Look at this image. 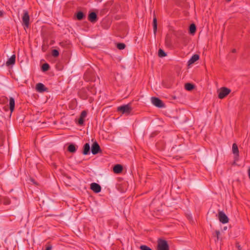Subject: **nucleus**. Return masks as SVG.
Returning a JSON list of instances; mask_svg holds the SVG:
<instances>
[{
	"instance_id": "1",
	"label": "nucleus",
	"mask_w": 250,
	"mask_h": 250,
	"mask_svg": "<svg viewBox=\"0 0 250 250\" xmlns=\"http://www.w3.org/2000/svg\"><path fill=\"white\" fill-rule=\"evenodd\" d=\"M157 250H169V245L166 240L159 238L157 240Z\"/></svg>"
},
{
	"instance_id": "2",
	"label": "nucleus",
	"mask_w": 250,
	"mask_h": 250,
	"mask_svg": "<svg viewBox=\"0 0 250 250\" xmlns=\"http://www.w3.org/2000/svg\"><path fill=\"white\" fill-rule=\"evenodd\" d=\"M132 108L129 104L123 105L117 108V111L121 112L122 114H129Z\"/></svg>"
},
{
	"instance_id": "3",
	"label": "nucleus",
	"mask_w": 250,
	"mask_h": 250,
	"mask_svg": "<svg viewBox=\"0 0 250 250\" xmlns=\"http://www.w3.org/2000/svg\"><path fill=\"white\" fill-rule=\"evenodd\" d=\"M230 92L231 90L230 89L226 87H222L219 90L218 98L220 99H222L229 95Z\"/></svg>"
},
{
	"instance_id": "4",
	"label": "nucleus",
	"mask_w": 250,
	"mask_h": 250,
	"mask_svg": "<svg viewBox=\"0 0 250 250\" xmlns=\"http://www.w3.org/2000/svg\"><path fill=\"white\" fill-rule=\"evenodd\" d=\"M23 24L27 28L29 26L30 17L28 12L27 10L23 11V15L22 17Z\"/></svg>"
},
{
	"instance_id": "5",
	"label": "nucleus",
	"mask_w": 250,
	"mask_h": 250,
	"mask_svg": "<svg viewBox=\"0 0 250 250\" xmlns=\"http://www.w3.org/2000/svg\"><path fill=\"white\" fill-rule=\"evenodd\" d=\"M151 101L152 103L156 107L163 108L165 106V104L161 100L157 97H151Z\"/></svg>"
},
{
	"instance_id": "6",
	"label": "nucleus",
	"mask_w": 250,
	"mask_h": 250,
	"mask_svg": "<svg viewBox=\"0 0 250 250\" xmlns=\"http://www.w3.org/2000/svg\"><path fill=\"white\" fill-rule=\"evenodd\" d=\"M102 150L101 149L100 146L98 143L95 141L91 146V152L93 155H96L99 152H101Z\"/></svg>"
},
{
	"instance_id": "7",
	"label": "nucleus",
	"mask_w": 250,
	"mask_h": 250,
	"mask_svg": "<svg viewBox=\"0 0 250 250\" xmlns=\"http://www.w3.org/2000/svg\"><path fill=\"white\" fill-rule=\"evenodd\" d=\"M218 218L220 222L223 224H226L229 222V219L228 216L223 211L219 212Z\"/></svg>"
},
{
	"instance_id": "8",
	"label": "nucleus",
	"mask_w": 250,
	"mask_h": 250,
	"mask_svg": "<svg viewBox=\"0 0 250 250\" xmlns=\"http://www.w3.org/2000/svg\"><path fill=\"white\" fill-rule=\"evenodd\" d=\"M232 152L234 155L235 160L237 161L239 158V149L238 146L236 143H234L232 145Z\"/></svg>"
},
{
	"instance_id": "9",
	"label": "nucleus",
	"mask_w": 250,
	"mask_h": 250,
	"mask_svg": "<svg viewBox=\"0 0 250 250\" xmlns=\"http://www.w3.org/2000/svg\"><path fill=\"white\" fill-rule=\"evenodd\" d=\"M175 35L179 39L184 40L187 38V35L185 31H177L175 32Z\"/></svg>"
},
{
	"instance_id": "10",
	"label": "nucleus",
	"mask_w": 250,
	"mask_h": 250,
	"mask_svg": "<svg viewBox=\"0 0 250 250\" xmlns=\"http://www.w3.org/2000/svg\"><path fill=\"white\" fill-rule=\"evenodd\" d=\"M90 188L95 193H99L101 191V187L100 185L96 183L91 184Z\"/></svg>"
},
{
	"instance_id": "11",
	"label": "nucleus",
	"mask_w": 250,
	"mask_h": 250,
	"mask_svg": "<svg viewBox=\"0 0 250 250\" xmlns=\"http://www.w3.org/2000/svg\"><path fill=\"white\" fill-rule=\"evenodd\" d=\"M36 88L37 91L39 92H43L48 91V88L46 87L42 83H38L36 84Z\"/></svg>"
},
{
	"instance_id": "12",
	"label": "nucleus",
	"mask_w": 250,
	"mask_h": 250,
	"mask_svg": "<svg viewBox=\"0 0 250 250\" xmlns=\"http://www.w3.org/2000/svg\"><path fill=\"white\" fill-rule=\"evenodd\" d=\"M88 19L90 22L92 23L96 22L98 20L96 13L94 12L89 13L88 17Z\"/></svg>"
},
{
	"instance_id": "13",
	"label": "nucleus",
	"mask_w": 250,
	"mask_h": 250,
	"mask_svg": "<svg viewBox=\"0 0 250 250\" xmlns=\"http://www.w3.org/2000/svg\"><path fill=\"white\" fill-rule=\"evenodd\" d=\"M123 170V166L120 164H117L114 166L113 168V172L116 174L121 173Z\"/></svg>"
},
{
	"instance_id": "14",
	"label": "nucleus",
	"mask_w": 250,
	"mask_h": 250,
	"mask_svg": "<svg viewBox=\"0 0 250 250\" xmlns=\"http://www.w3.org/2000/svg\"><path fill=\"white\" fill-rule=\"evenodd\" d=\"M199 59V55L198 54L193 55L191 58L188 61V65H190L191 64L194 63L196 61Z\"/></svg>"
},
{
	"instance_id": "15",
	"label": "nucleus",
	"mask_w": 250,
	"mask_h": 250,
	"mask_svg": "<svg viewBox=\"0 0 250 250\" xmlns=\"http://www.w3.org/2000/svg\"><path fill=\"white\" fill-rule=\"evenodd\" d=\"M90 145L88 143H86L83 147V155H87L90 153Z\"/></svg>"
},
{
	"instance_id": "16",
	"label": "nucleus",
	"mask_w": 250,
	"mask_h": 250,
	"mask_svg": "<svg viewBox=\"0 0 250 250\" xmlns=\"http://www.w3.org/2000/svg\"><path fill=\"white\" fill-rule=\"evenodd\" d=\"M15 61H16V56H15V55H13L12 56H11V57L6 62V64L7 66L13 65L14 64H15Z\"/></svg>"
},
{
	"instance_id": "17",
	"label": "nucleus",
	"mask_w": 250,
	"mask_h": 250,
	"mask_svg": "<svg viewBox=\"0 0 250 250\" xmlns=\"http://www.w3.org/2000/svg\"><path fill=\"white\" fill-rule=\"evenodd\" d=\"M15 100L13 97H10L9 99V108L11 112H12L15 108Z\"/></svg>"
},
{
	"instance_id": "18",
	"label": "nucleus",
	"mask_w": 250,
	"mask_h": 250,
	"mask_svg": "<svg viewBox=\"0 0 250 250\" xmlns=\"http://www.w3.org/2000/svg\"><path fill=\"white\" fill-rule=\"evenodd\" d=\"M153 32L154 35H155L157 31V20L155 15L153 20Z\"/></svg>"
},
{
	"instance_id": "19",
	"label": "nucleus",
	"mask_w": 250,
	"mask_h": 250,
	"mask_svg": "<svg viewBox=\"0 0 250 250\" xmlns=\"http://www.w3.org/2000/svg\"><path fill=\"white\" fill-rule=\"evenodd\" d=\"M196 30V27L194 23H192L190 25L189 27V32L190 34L193 35L195 34Z\"/></svg>"
},
{
	"instance_id": "20",
	"label": "nucleus",
	"mask_w": 250,
	"mask_h": 250,
	"mask_svg": "<svg viewBox=\"0 0 250 250\" xmlns=\"http://www.w3.org/2000/svg\"><path fill=\"white\" fill-rule=\"evenodd\" d=\"M194 85L191 83H186L185 85V88L188 91H191L194 88Z\"/></svg>"
},
{
	"instance_id": "21",
	"label": "nucleus",
	"mask_w": 250,
	"mask_h": 250,
	"mask_svg": "<svg viewBox=\"0 0 250 250\" xmlns=\"http://www.w3.org/2000/svg\"><path fill=\"white\" fill-rule=\"evenodd\" d=\"M85 15L83 14V13L82 11H79L76 14V18L77 19L79 20H82L84 18Z\"/></svg>"
},
{
	"instance_id": "22",
	"label": "nucleus",
	"mask_w": 250,
	"mask_h": 250,
	"mask_svg": "<svg viewBox=\"0 0 250 250\" xmlns=\"http://www.w3.org/2000/svg\"><path fill=\"white\" fill-rule=\"evenodd\" d=\"M67 150L69 152L74 153L76 151L75 146L73 144H71L68 146Z\"/></svg>"
},
{
	"instance_id": "23",
	"label": "nucleus",
	"mask_w": 250,
	"mask_h": 250,
	"mask_svg": "<svg viewBox=\"0 0 250 250\" xmlns=\"http://www.w3.org/2000/svg\"><path fill=\"white\" fill-rule=\"evenodd\" d=\"M50 66L47 63L43 64L42 66V70L43 72L48 71L49 69Z\"/></svg>"
},
{
	"instance_id": "24",
	"label": "nucleus",
	"mask_w": 250,
	"mask_h": 250,
	"mask_svg": "<svg viewBox=\"0 0 250 250\" xmlns=\"http://www.w3.org/2000/svg\"><path fill=\"white\" fill-rule=\"evenodd\" d=\"M167 56L166 53L162 49L158 50V56L160 58L164 57Z\"/></svg>"
},
{
	"instance_id": "25",
	"label": "nucleus",
	"mask_w": 250,
	"mask_h": 250,
	"mask_svg": "<svg viewBox=\"0 0 250 250\" xmlns=\"http://www.w3.org/2000/svg\"><path fill=\"white\" fill-rule=\"evenodd\" d=\"M125 44L124 43H118L117 44V47L119 50H123L125 48Z\"/></svg>"
},
{
	"instance_id": "26",
	"label": "nucleus",
	"mask_w": 250,
	"mask_h": 250,
	"mask_svg": "<svg viewBox=\"0 0 250 250\" xmlns=\"http://www.w3.org/2000/svg\"><path fill=\"white\" fill-rule=\"evenodd\" d=\"M59 55V52L58 50L57 49H53L52 51V55L54 57H57Z\"/></svg>"
},
{
	"instance_id": "27",
	"label": "nucleus",
	"mask_w": 250,
	"mask_h": 250,
	"mask_svg": "<svg viewBox=\"0 0 250 250\" xmlns=\"http://www.w3.org/2000/svg\"><path fill=\"white\" fill-rule=\"evenodd\" d=\"M141 250H152L151 248L146 245H141L140 247Z\"/></svg>"
},
{
	"instance_id": "28",
	"label": "nucleus",
	"mask_w": 250,
	"mask_h": 250,
	"mask_svg": "<svg viewBox=\"0 0 250 250\" xmlns=\"http://www.w3.org/2000/svg\"><path fill=\"white\" fill-rule=\"evenodd\" d=\"M87 115V112L85 110H83L81 114L80 117L82 118H84Z\"/></svg>"
},
{
	"instance_id": "29",
	"label": "nucleus",
	"mask_w": 250,
	"mask_h": 250,
	"mask_svg": "<svg viewBox=\"0 0 250 250\" xmlns=\"http://www.w3.org/2000/svg\"><path fill=\"white\" fill-rule=\"evenodd\" d=\"M60 45L63 47H65V48H67L68 47V44L67 43H66V42H60Z\"/></svg>"
},
{
	"instance_id": "30",
	"label": "nucleus",
	"mask_w": 250,
	"mask_h": 250,
	"mask_svg": "<svg viewBox=\"0 0 250 250\" xmlns=\"http://www.w3.org/2000/svg\"><path fill=\"white\" fill-rule=\"evenodd\" d=\"M83 122H84V119L80 117V118L79 119V120H78L79 124L80 125H83Z\"/></svg>"
},
{
	"instance_id": "31",
	"label": "nucleus",
	"mask_w": 250,
	"mask_h": 250,
	"mask_svg": "<svg viewBox=\"0 0 250 250\" xmlns=\"http://www.w3.org/2000/svg\"><path fill=\"white\" fill-rule=\"evenodd\" d=\"M3 203L5 205H8V204H9L10 203V201L8 198H4V201H3Z\"/></svg>"
},
{
	"instance_id": "32",
	"label": "nucleus",
	"mask_w": 250,
	"mask_h": 250,
	"mask_svg": "<svg viewBox=\"0 0 250 250\" xmlns=\"http://www.w3.org/2000/svg\"><path fill=\"white\" fill-rule=\"evenodd\" d=\"M215 236L217 237V240H218L219 238V235H220V231L219 230H215Z\"/></svg>"
},
{
	"instance_id": "33",
	"label": "nucleus",
	"mask_w": 250,
	"mask_h": 250,
	"mask_svg": "<svg viewBox=\"0 0 250 250\" xmlns=\"http://www.w3.org/2000/svg\"><path fill=\"white\" fill-rule=\"evenodd\" d=\"M236 247L238 249V250H241V247L238 242H236L235 244Z\"/></svg>"
},
{
	"instance_id": "34",
	"label": "nucleus",
	"mask_w": 250,
	"mask_h": 250,
	"mask_svg": "<svg viewBox=\"0 0 250 250\" xmlns=\"http://www.w3.org/2000/svg\"><path fill=\"white\" fill-rule=\"evenodd\" d=\"M51 249L52 246L51 245H49L46 248L45 250H51Z\"/></svg>"
},
{
	"instance_id": "35",
	"label": "nucleus",
	"mask_w": 250,
	"mask_h": 250,
	"mask_svg": "<svg viewBox=\"0 0 250 250\" xmlns=\"http://www.w3.org/2000/svg\"><path fill=\"white\" fill-rule=\"evenodd\" d=\"M3 15V12L2 11H0V17H2Z\"/></svg>"
},
{
	"instance_id": "36",
	"label": "nucleus",
	"mask_w": 250,
	"mask_h": 250,
	"mask_svg": "<svg viewBox=\"0 0 250 250\" xmlns=\"http://www.w3.org/2000/svg\"><path fill=\"white\" fill-rule=\"evenodd\" d=\"M236 50L235 49H233L231 50V52L233 53H236Z\"/></svg>"
},
{
	"instance_id": "37",
	"label": "nucleus",
	"mask_w": 250,
	"mask_h": 250,
	"mask_svg": "<svg viewBox=\"0 0 250 250\" xmlns=\"http://www.w3.org/2000/svg\"><path fill=\"white\" fill-rule=\"evenodd\" d=\"M31 181H32L34 184H37L35 182V180L33 179H30Z\"/></svg>"
},
{
	"instance_id": "38",
	"label": "nucleus",
	"mask_w": 250,
	"mask_h": 250,
	"mask_svg": "<svg viewBox=\"0 0 250 250\" xmlns=\"http://www.w3.org/2000/svg\"><path fill=\"white\" fill-rule=\"evenodd\" d=\"M42 51H43V52H45V50H43V47L42 48Z\"/></svg>"
},
{
	"instance_id": "39",
	"label": "nucleus",
	"mask_w": 250,
	"mask_h": 250,
	"mask_svg": "<svg viewBox=\"0 0 250 250\" xmlns=\"http://www.w3.org/2000/svg\"><path fill=\"white\" fill-rule=\"evenodd\" d=\"M231 0H226V1H228V2H229V1H231Z\"/></svg>"
}]
</instances>
